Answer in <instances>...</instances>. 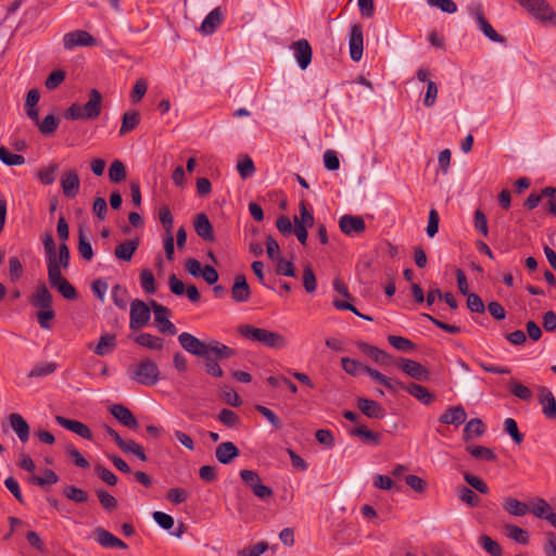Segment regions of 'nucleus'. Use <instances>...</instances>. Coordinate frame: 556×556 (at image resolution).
I'll return each instance as SVG.
<instances>
[{"label":"nucleus","mask_w":556,"mask_h":556,"mask_svg":"<svg viewBox=\"0 0 556 556\" xmlns=\"http://www.w3.org/2000/svg\"><path fill=\"white\" fill-rule=\"evenodd\" d=\"M94 475L105 484L114 486L117 483V478L113 471L104 466L97 464L93 467Z\"/></svg>","instance_id":"nucleus-51"},{"label":"nucleus","mask_w":556,"mask_h":556,"mask_svg":"<svg viewBox=\"0 0 556 556\" xmlns=\"http://www.w3.org/2000/svg\"><path fill=\"white\" fill-rule=\"evenodd\" d=\"M349 433L353 437H357L365 442L372 443L374 445H378L380 442V434L378 432H374L369 430L366 426L359 425L349 431Z\"/></svg>","instance_id":"nucleus-37"},{"label":"nucleus","mask_w":556,"mask_h":556,"mask_svg":"<svg viewBox=\"0 0 556 556\" xmlns=\"http://www.w3.org/2000/svg\"><path fill=\"white\" fill-rule=\"evenodd\" d=\"M180 346L191 355L197 357L206 356L207 353H213L215 358L227 359L236 354L235 350L226 344L212 340L204 342L189 332H181L178 336Z\"/></svg>","instance_id":"nucleus-1"},{"label":"nucleus","mask_w":556,"mask_h":556,"mask_svg":"<svg viewBox=\"0 0 556 556\" xmlns=\"http://www.w3.org/2000/svg\"><path fill=\"white\" fill-rule=\"evenodd\" d=\"M194 231L197 235L202 238L204 241L213 242L214 237V230L213 225L210 222L208 217L204 213H200L195 216L194 223Z\"/></svg>","instance_id":"nucleus-20"},{"label":"nucleus","mask_w":556,"mask_h":556,"mask_svg":"<svg viewBox=\"0 0 556 556\" xmlns=\"http://www.w3.org/2000/svg\"><path fill=\"white\" fill-rule=\"evenodd\" d=\"M152 311L154 313V321L156 324L157 330L161 333H166L169 336H174L177 333L176 326L169 320L170 311L159 304L156 301H151Z\"/></svg>","instance_id":"nucleus-7"},{"label":"nucleus","mask_w":556,"mask_h":556,"mask_svg":"<svg viewBox=\"0 0 556 556\" xmlns=\"http://www.w3.org/2000/svg\"><path fill=\"white\" fill-rule=\"evenodd\" d=\"M357 346L370 358H372L375 362L381 364V365H392L393 359L392 356L389 355L387 352L380 350L377 346L370 345L365 342H359Z\"/></svg>","instance_id":"nucleus-24"},{"label":"nucleus","mask_w":556,"mask_h":556,"mask_svg":"<svg viewBox=\"0 0 556 556\" xmlns=\"http://www.w3.org/2000/svg\"><path fill=\"white\" fill-rule=\"evenodd\" d=\"M141 288L148 294H153L156 291L154 275L150 269H143L140 273Z\"/></svg>","instance_id":"nucleus-54"},{"label":"nucleus","mask_w":556,"mask_h":556,"mask_svg":"<svg viewBox=\"0 0 556 556\" xmlns=\"http://www.w3.org/2000/svg\"><path fill=\"white\" fill-rule=\"evenodd\" d=\"M134 341L143 348L154 351H160L164 346V340L162 338L147 332L136 336Z\"/></svg>","instance_id":"nucleus-34"},{"label":"nucleus","mask_w":556,"mask_h":556,"mask_svg":"<svg viewBox=\"0 0 556 556\" xmlns=\"http://www.w3.org/2000/svg\"><path fill=\"white\" fill-rule=\"evenodd\" d=\"M239 454V448L232 442H223L215 450V457L223 465L231 463Z\"/></svg>","instance_id":"nucleus-23"},{"label":"nucleus","mask_w":556,"mask_h":556,"mask_svg":"<svg viewBox=\"0 0 556 556\" xmlns=\"http://www.w3.org/2000/svg\"><path fill=\"white\" fill-rule=\"evenodd\" d=\"M138 247V239L125 240L115 247L114 256L119 261L130 262Z\"/></svg>","instance_id":"nucleus-25"},{"label":"nucleus","mask_w":556,"mask_h":556,"mask_svg":"<svg viewBox=\"0 0 556 556\" xmlns=\"http://www.w3.org/2000/svg\"><path fill=\"white\" fill-rule=\"evenodd\" d=\"M217 419L228 428H236L241 422L239 415L228 408H223L219 412Z\"/></svg>","instance_id":"nucleus-46"},{"label":"nucleus","mask_w":556,"mask_h":556,"mask_svg":"<svg viewBox=\"0 0 556 556\" xmlns=\"http://www.w3.org/2000/svg\"><path fill=\"white\" fill-rule=\"evenodd\" d=\"M10 425L21 442L26 443L29 439L30 429L22 415L13 413L9 417Z\"/></svg>","instance_id":"nucleus-26"},{"label":"nucleus","mask_w":556,"mask_h":556,"mask_svg":"<svg viewBox=\"0 0 556 556\" xmlns=\"http://www.w3.org/2000/svg\"><path fill=\"white\" fill-rule=\"evenodd\" d=\"M401 390L407 391L412 396L417 399L425 405H429L434 401V395L429 392L427 388L417 383L404 384V388H400Z\"/></svg>","instance_id":"nucleus-28"},{"label":"nucleus","mask_w":556,"mask_h":556,"mask_svg":"<svg viewBox=\"0 0 556 556\" xmlns=\"http://www.w3.org/2000/svg\"><path fill=\"white\" fill-rule=\"evenodd\" d=\"M530 513H532L535 517L547 520L549 515H553L552 506L541 497H536L534 501L530 502Z\"/></svg>","instance_id":"nucleus-36"},{"label":"nucleus","mask_w":556,"mask_h":556,"mask_svg":"<svg viewBox=\"0 0 556 556\" xmlns=\"http://www.w3.org/2000/svg\"><path fill=\"white\" fill-rule=\"evenodd\" d=\"M238 332L244 339L270 349H282L287 344L286 339L280 333L264 328H257L252 325L239 326Z\"/></svg>","instance_id":"nucleus-3"},{"label":"nucleus","mask_w":556,"mask_h":556,"mask_svg":"<svg viewBox=\"0 0 556 556\" xmlns=\"http://www.w3.org/2000/svg\"><path fill=\"white\" fill-rule=\"evenodd\" d=\"M189 497V489H169L166 494V500L175 505L186 502Z\"/></svg>","instance_id":"nucleus-57"},{"label":"nucleus","mask_w":556,"mask_h":556,"mask_svg":"<svg viewBox=\"0 0 556 556\" xmlns=\"http://www.w3.org/2000/svg\"><path fill=\"white\" fill-rule=\"evenodd\" d=\"M59 164L55 162L50 163L47 167L38 170L37 177L42 185H52L55 181Z\"/></svg>","instance_id":"nucleus-38"},{"label":"nucleus","mask_w":556,"mask_h":556,"mask_svg":"<svg viewBox=\"0 0 556 556\" xmlns=\"http://www.w3.org/2000/svg\"><path fill=\"white\" fill-rule=\"evenodd\" d=\"M130 380L142 386L152 387L160 380V370L155 362L150 358L140 361L128 370Z\"/></svg>","instance_id":"nucleus-4"},{"label":"nucleus","mask_w":556,"mask_h":556,"mask_svg":"<svg viewBox=\"0 0 556 556\" xmlns=\"http://www.w3.org/2000/svg\"><path fill=\"white\" fill-rule=\"evenodd\" d=\"M102 99L100 91L91 89L88 93V101L84 105L73 103L64 111L63 116L70 121L96 119L102 111Z\"/></svg>","instance_id":"nucleus-2"},{"label":"nucleus","mask_w":556,"mask_h":556,"mask_svg":"<svg viewBox=\"0 0 556 556\" xmlns=\"http://www.w3.org/2000/svg\"><path fill=\"white\" fill-rule=\"evenodd\" d=\"M339 228L346 236L363 233L366 229L365 220L359 215L345 214L339 219Z\"/></svg>","instance_id":"nucleus-10"},{"label":"nucleus","mask_w":556,"mask_h":556,"mask_svg":"<svg viewBox=\"0 0 556 556\" xmlns=\"http://www.w3.org/2000/svg\"><path fill=\"white\" fill-rule=\"evenodd\" d=\"M505 431L511 437L514 442L517 444L521 443L523 440L522 433H520L518 429V425L514 418H506L504 421Z\"/></svg>","instance_id":"nucleus-61"},{"label":"nucleus","mask_w":556,"mask_h":556,"mask_svg":"<svg viewBox=\"0 0 556 556\" xmlns=\"http://www.w3.org/2000/svg\"><path fill=\"white\" fill-rule=\"evenodd\" d=\"M503 508L510 515L522 517L530 510V503L520 502L514 497L504 500Z\"/></svg>","instance_id":"nucleus-30"},{"label":"nucleus","mask_w":556,"mask_h":556,"mask_svg":"<svg viewBox=\"0 0 556 556\" xmlns=\"http://www.w3.org/2000/svg\"><path fill=\"white\" fill-rule=\"evenodd\" d=\"M116 345V336L105 333L100 337L98 344L92 349V351L99 356H104L112 353Z\"/></svg>","instance_id":"nucleus-29"},{"label":"nucleus","mask_w":556,"mask_h":556,"mask_svg":"<svg viewBox=\"0 0 556 556\" xmlns=\"http://www.w3.org/2000/svg\"><path fill=\"white\" fill-rule=\"evenodd\" d=\"M509 391L516 397L529 401L532 397L531 390L516 379L509 381Z\"/></svg>","instance_id":"nucleus-47"},{"label":"nucleus","mask_w":556,"mask_h":556,"mask_svg":"<svg viewBox=\"0 0 556 556\" xmlns=\"http://www.w3.org/2000/svg\"><path fill=\"white\" fill-rule=\"evenodd\" d=\"M63 298L66 300H76L78 298V293L74 286L67 280H63L59 285L54 287Z\"/></svg>","instance_id":"nucleus-63"},{"label":"nucleus","mask_w":556,"mask_h":556,"mask_svg":"<svg viewBox=\"0 0 556 556\" xmlns=\"http://www.w3.org/2000/svg\"><path fill=\"white\" fill-rule=\"evenodd\" d=\"M58 475L51 469H43L40 475L33 473L27 478V482L33 485H51L58 482Z\"/></svg>","instance_id":"nucleus-31"},{"label":"nucleus","mask_w":556,"mask_h":556,"mask_svg":"<svg viewBox=\"0 0 556 556\" xmlns=\"http://www.w3.org/2000/svg\"><path fill=\"white\" fill-rule=\"evenodd\" d=\"M126 167L122 161L115 160L112 162L109 168V178L112 182H121L126 178Z\"/></svg>","instance_id":"nucleus-43"},{"label":"nucleus","mask_w":556,"mask_h":556,"mask_svg":"<svg viewBox=\"0 0 556 556\" xmlns=\"http://www.w3.org/2000/svg\"><path fill=\"white\" fill-rule=\"evenodd\" d=\"M96 538H97V541L102 546H105V547H119V548L127 547V545L122 540H119L118 538H116L115 535H113L112 533H110L109 531H106L105 529H102V528H99L96 530Z\"/></svg>","instance_id":"nucleus-35"},{"label":"nucleus","mask_w":556,"mask_h":556,"mask_svg":"<svg viewBox=\"0 0 556 556\" xmlns=\"http://www.w3.org/2000/svg\"><path fill=\"white\" fill-rule=\"evenodd\" d=\"M357 407L365 416L369 418L382 419L384 417V408L374 400L358 397Z\"/></svg>","instance_id":"nucleus-21"},{"label":"nucleus","mask_w":556,"mask_h":556,"mask_svg":"<svg viewBox=\"0 0 556 556\" xmlns=\"http://www.w3.org/2000/svg\"><path fill=\"white\" fill-rule=\"evenodd\" d=\"M485 431V425L480 418H473L464 428L463 438L466 442L481 437Z\"/></svg>","instance_id":"nucleus-32"},{"label":"nucleus","mask_w":556,"mask_h":556,"mask_svg":"<svg viewBox=\"0 0 556 556\" xmlns=\"http://www.w3.org/2000/svg\"><path fill=\"white\" fill-rule=\"evenodd\" d=\"M118 447L127 454L136 455L140 460L146 462L147 455L143 447L132 440H122Z\"/></svg>","instance_id":"nucleus-39"},{"label":"nucleus","mask_w":556,"mask_h":556,"mask_svg":"<svg viewBox=\"0 0 556 556\" xmlns=\"http://www.w3.org/2000/svg\"><path fill=\"white\" fill-rule=\"evenodd\" d=\"M341 365L343 370L351 376H357L365 367L356 359L350 357H342Z\"/></svg>","instance_id":"nucleus-62"},{"label":"nucleus","mask_w":556,"mask_h":556,"mask_svg":"<svg viewBox=\"0 0 556 556\" xmlns=\"http://www.w3.org/2000/svg\"><path fill=\"white\" fill-rule=\"evenodd\" d=\"M78 252L80 256L87 261H90L93 257V250L91 243L88 241L85 231L79 228L78 231Z\"/></svg>","instance_id":"nucleus-44"},{"label":"nucleus","mask_w":556,"mask_h":556,"mask_svg":"<svg viewBox=\"0 0 556 556\" xmlns=\"http://www.w3.org/2000/svg\"><path fill=\"white\" fill-rule=\"evenodd\" d=\"M251 494L255 496L260 502L265 503L267 506H273V503L277 501L278 494L275 493L274 489H250Z\"/></svg>","instance_id":"nucleus-50"},{"label":"nucleus","mask_w":556,"mask_h":556,"mask_svg":"<svg viewBox=\"0 0 556 556\" xmlns=\"http://www.w3.org/2000/svg\"><path fill=\"white\" fill-rule=\"evenodd\" d=\"M467 414L462 405L448 407L440 417L439 421L444 425L460 426L466 421Z\"/></svg>","instance_id":"nucleus-19"},{"label":"nucleus","mask_w":556,"mask_h":556,"mask_svg":"<svg viewBox=\"0 0 556 556\" xmlns=\"http://www.w3.org/2000/svg\"><path fill=\"white\" fill-rule=\"evenodd\" d=\"M363 372L367 374L370 378L383 384L387 389H389L392 392H395L399 388H404L403 382L389 378L386 375L381 374L380 371L368 366L363 368Z\"/></svg>","instance_id":"nucleus-27"},{"label":"nucleus","mask_w":556,"mask_h":556,"mask_svg":"<svg viewBox=\"0 0 556 556\" xmlns=\"http://www.w3.org/2000/svg\"><path fill=\"white\" fill-rule=\"evenodd\" d=\"M223 21L224 12L220 7H217L206 15L200 29L203 34L211 35L222 25Z\"/></svg>","instance_id":"nucleus-22"},{"label":"nucleus","mask_w":556,"mask_h":556,"mask_svg":"<svg viewBox=\"0 0 556 556\" xmlns=\"http://www.w3.org/2000/svg\"><path fill=\"white\" fill-rule=\"evenodd\" d=\"M110 413L118 420L124 427L131 430L139 428V422L132 412L123 404H114L110 407Z\"/></svg>","instance_id":"nucleus-12"},{"label":"nucleus","mask_w":556,"mask_h":556,"mask_svg":"<svg viewBox=\"0 0 556 556\" xmlns=\"http://www.w3.org/2000/svg\"><path fill=\"white\" fill-rule=\"evenodd\" d=\"M401 369L410 378L419 381H427L430 378L429 370L413 359L401 358Z\"/></svg>","instance_id":"nucleus-14"},{"label":"nucleus","mask_w":556,"mask_h":556,"mask_svg":"<svg viewBox=\"0 0 556 556\" xmlns=\"http://www.w3.org/2000/svg\"><path fill=\"white\" fill-rule=\"evenodd\" d=\"M506 534L509 539L514 540L515 542L519 544H528L529 543V534L526 530L521 529L518 526L515 525H507L505 527Z\"/></svg>","instance_id":"nucleus-42"},{"label":"nucleus","mask_w":556,"mask_h":556,"mask_svg":"<svg viewBox=\"0 0 556 556\" xmlns=\"http://www.w3.org/2000/svg\"><path fill=\"white\" fill-rule=\"evenodd\" d=\"M112 299L114 304L125 309L127 305V290L119 285H115L112 289Z\"/></svg>","instance_id":"nucleus-60"},{"label":"nucleus","mask_w":556,"mask_h":556,"mask_svg":"<svg viewBox=\"0 0 556 556\" xmlns=\"http://www.w3.org/2000/svg\"><path fill=\"white\" fill-rule=\"evenodd\" d=\"M140 123V114L137 111H127L122 117V125L118 130L121 137L132 131Z\"/></svg>","instance_id":"nucleus-33"},{"label":"nucleus","mask_w":556,"mask_h":556,"mask_svg":"<svg viewBox=\"0 0 556 556\" xmlns=\"http://www.w3.org/2000/svg\"><path fill=\"white\" fill-rule=\"evenodd\" d=\"M202 358H204V369L207 375L215 377V378L223 377L224 371L220 368V366L218 365L219 359L215 358L213 353H207L206 356H202Z\"/></svg>","instance_id":"nucleus-40"},{"label":"nucleus","mask_w":556,"mask_h":556,"mask_svg":"<svg viewBox=\"0 0 556 556\" xmlns=\"http://www.w3.org/2000/svg\"><path fill=\"white\" fill-rule=\"evenodd\" d=\"M37 126L42 135H51L58 129L59 119L52 114L47 115L41 122H38Z\"/></svg>","instance_id":"nucleus-53"},{"label":"nucleus","mask_w":556,"mask_h":556,"mask_svg":"<svg viewBox=\"0 0 556 556\" xmlns=\"http://www.w3.org/2000/svg\"><path fill=\"white\" fill-rule=\"evenodd\" d=\"M47 267H48V279L52 288H54L56 285L65 280V278L62 276L61 273V266L56 265V258L55 260H47Z\"/></svg>","instance_id":"nucleus-41"},{"label":"nucleus","mask_w":556,"mask_h":556,"mask_svg":"<svg viewBox=\"0 0 556 556\" xmlns=\"http://www.w3.org/2000/svg\"><path fill=\"white\" fill-rule=\"evenodd\" d=\"M56 369L55 363L49 362V363H40L34 366V368L29 371L28 377L29 378H38L43 376H49L53 374Z\"/></svg>","instance_id":"nucleus-55"},{"label":"nucleus","mask_w":556,"mask_h":556,"mask_svg":"<svg viewBox=\"0 0 556 556\" xmlns=\"http://www.w3.org/2000/svg\"><path fill=\"white\" fill-rule=\"evenodd\" d=\"M63 45L66 50H73L76 47H92L96 39L86 30H74L63 36Z\"/></svg>","instance_id":"nucleus-9"},{"label":"nucleus","mask_w":556,"mask_h":556,"mask_svg":"<svg viewBox=\"0 0 556 556\" xmlns=\"http://www.w3.org/2000/svg\"><path fill=\"white\" fill-rule=\"evenodd\" d=\"M303 286L307 293H313L316 291L317 280L309 265L305 266L303 270Z\"/></svg>","instance_id":"nucleus-58"},{"label":"nucleus","mask_w":556,"mask_h":556,"mask_svg":"<svg viewBox=\"0 0 556 556\" xmlns=\"http://www.w3.org/2000/svg\"><path fill=\"white\" fill-rule=\"evenodd\" d=\"M542 413L547 419L556 420V400L552 391L546 387L540 388L539 395Z\"/></svg>","instance_id":"nucleus-18"},{"label":"nucleus","mask_w":556,"mask_h":556,"mask_svg":"<svg viewBox=\"0 0 556 556\" xmlns=\"http://www.w3.org/2000/svg\"><path fill=\"white\" fill-rule=\"evenodd\" d=\"M267 548L268 544L266 542H258L253 546L239 551L238 556H261Z\"/></svg>","instance_id":"nucleus-64"},{"label":"nucleus","mask_w":556,"mask_h":556,"mask_svg":"<svg viewBox=\"0 0 556 556\" xmlns=\"http://www.w3.org/2000/svg\"><path fill=\"white\" fill-rule=\"evenodd\" d=\"M55 421L61 427L76 433L77 435L81 437L86 440H92V432L91 430L83 422L78 420L68 419L64 416H55Z\"/></svg>","instance_id":"nucleus-15"},{"label":"nucleus","mask_w":556,"mask_h":556,"mask_svg":"<svg viewBox=\"0 0 556 556\" xmlns=\"http://www.w3.org/2000/svg\"><path fill=\"white\" fill-rule=\"evenodd\" d=\"M61 188L63 194L68 199H74L80 187L79 176L76 169H67L61 176Z\"/></svg>","instance_id":"nucleus-11"},{"label":"nucleus","mask_w":556,"mask_h":556,"mask_svg":"<svg viewBox=\"0 0 556 556\" xmlns=\"http://www.w3.org/2000/svg\"><path fill=\"white\" fill-rule=\"evenodd\" d=\"M526 11L542 23L556 25V12L546 0H516Z\"/></svg>","instance_id":"nucleus-5"},{"label":"nucleus","mask_w":556,"mask_h":556,"mask_svg":"<svg viewBox=\"0 0 556 556\" xmlns=\"http://www.w3.org/2000/svg\"><path fill=\"white\" fill-rule=\"evenodd\" d=\"M237 169L242 179H247L255 173V166L250 156L241 159L237 164Z\"/></svg>","instance_id":"nucleus-56"},{"label":"nucleus","mask_w":556,"mask_h":556,"mask_svg":"<svg viewBox=\"0 0 556 556\" xmlns=\"http://www.w3.org/2000/svg\"><path fill=\"white\" fill-rule=\"evenodd\" d=\"M251 289L244 275H237L231 287V298L237 303L248 302Z\"/></svg>","instance_id":"nucleus-16"},{"label":"nucleus","mask_w":556,"mask_h":556,"mask_svg":"<svg viewBox=\"0 0 556 556\" xmlns=\"http://www.w3.org/2000/svg\"><path fill=\"white\" fill-rule=\"evenodd\" d=\"M467 451L471 456L478 459H485L486 462H494L496 459L493 450L485 446H467Z\"/></svg>","instance_id":"nucleus-52"},{"label":"nucleus","mask_w":556,"mask_h":556,"mask_svg":"<svg viewBox=\"0 0 556 556\" xmlns=\"http://www.w3.org/2000/svg\"><path fill=\"white\" fill-rule=\"evenodd\" d=\"M294 58L301 70H306L312 62V47L306 39H300L292 45Z\"/></svg>","instance_id":"nucleus-13"},{"label":"nucleus","mask_w":556,"mask_h":556,"mask_svg":"<svg viewBox=\"0 0 556 556\" xmlns=\"http://www.w3.org/2000/svg\"><path fill=\"white\" fill-rule=\"evenodd\" d=\"M388 341L394 349L402 352H410L416 348L414 342L405 337L391 334L388 337Z\"/></svg>","instance_id":"nucleus-48"},{"label":"nucleus","mask_w":556,"mask_h":556,"mask_svg":"<svg viewBox=\"0 0 556 556\" xmlns=\"http://www.w3.org/2000/svg\"><path fill=\"white\" fill-rule=\"evenodd\" d=\"M479 543L491 556H502L503 555L502 546L496 541H494L491 536H489L486 534L480 535Z\"/></svg>","instance_id":"nucleus-45"},{"label":"nucleus","mask_w":556,"mask_h":556,"mask_svg":"<svg viewBox=\"0 0 556 556\" xmlns=\"http://www.w3.org/2000/svg\"><path fill=\"white\" fill-rule=\"evenodd\" d=\"M129 328L134 331L143 328L151 318L150 307L141 300H134L130 303Z\"/></svg>","instance_id":"nucleus-6"},{"label":"nucleus","mask_w":556,"mask_h":556,"mask_svg":"<svg viewBox=\"0 0 556 556\" xmlns=\"http://www.w3.org/2000/svg\"><path fill=\"white\" fill-rule=\"evenodd\" d=\"M52 294L43 282L37 285L35 293L29 298V303L39 309L52 307Z\"/></svg>","instance_id":"nucleus-17"},{"label":"nucleus","mask_w":556,"mask_h":556,"mask_svg":"<svg viewBox=\"0 0 556 556\" xmlns=\"http://www.w3.org/2000/svg\"><path fill=\"white\" fill-rule=\"evenodd\" d=\"M480 30L484 34L486 38H489L493 42L505 43L506 39L497 34L495 29L491 26V24L485 20L482 23L478 24Z\"/></svg>","instance_id":"nucleus-59"},{"label":"nucleus","mask_w":556,"mask_h":556,"mask_svg":"<svg viewBox=\"0 0 556 556\" xmlns=\"http://www.w3.org/2000/svg\"><path fill=\"white\" fill-rule=\"evenodd\" d=\"M0 161L8 166H16L25 163L22 154L11 153L5 147H0Z\"/></svg>","instance_id":"nucleus-49"},{"label":"nucleus","mask_w":556,"mask_h":556,"mask_svg":"<svg viewBox=\"0 0 556 556\" xmlns=\"http://www.w3.org/2000/svg\"><path fill=\"white\" fill-rule=\"evenodd\" d=\"M349 48L351 59L355 62L361 61L364 52V35L359 23L352 24L350 27Z\"/></svg>","instance_id":"nucleus-8"}]
</instances>
